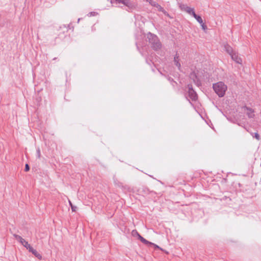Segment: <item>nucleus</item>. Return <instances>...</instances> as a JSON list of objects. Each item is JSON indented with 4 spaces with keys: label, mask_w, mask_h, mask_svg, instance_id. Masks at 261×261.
Instances as JSON below:
<instances>
[{
    "label": "nucleus",
    "mask_w": 261,
    "mask_h": 261,
    "mask_svg": "<svg viewBox=\"0 0 261 261\" xmlns=\"http://www.w3.org/2000/svg\"><path fill=\"white\" fill-rule=\"evenodd\" d=\"M116 1L118 3H120L122 0H116Z\"/></svg>",
    "instance_id": "24"
},
{
    "label": "nucleus",
    "mask_w": 261,
    "mask_h": 261,
    "mask_svg": "<svg viewBox=\"0 0 261 261\" xmlns=\"http://www.w3.org/2000/svg\"><path fill=\"white\" fill-rule=\"evenodd\" d=\"M132 233L133 236H138V238L139 237V236H140L139 233L137 232V231L136 230H133Z\"/></svg>",
    "instance_id": "17"
},
{
    "label": "nucleus",
    "mask_w": 261,
    "mask_h": 261,
    "mask_svg": "<svg viewBox=\"0 0 261 261\" xmlns=\"http://www.w3.org/2000/svg\"><path fill=\"white\" fill-rule=\"evenodd\" d=\"M246 110L248 111L247 113V115H248L249 118H253L254 116V111L249 108L246 107Z\"/></svg>",
    "instance_id": "12"
},
{
    "label": "nucleus",
    "mask_w": 261,
    "mask_h": 261,
    "mask_svg": "<svg viewBox=\"0 0 261 261\" xmlns=\"http://www.w3.org/2000/svg\"><path fill=\"white\" fill-rule=\"evenodd\" d=\"M14 237L15 238L19 241L24 247H25L27 249L28 248L29 246L30 245L24 239H23L21 237L17 234H14Z\"/></svg>",
    "instance_id": "5"
},
{
    "label": "nucleus",
    "mask_w": 261,
    "mask_h": 261,
    "mask_svg": "<svg viewBox=\"0 0 261 261\" xmlns=\"http://www.w3.org/2000/svg\"><path fill=\"white\" fill-rule=\"evenodd\" d=\"M29 170H30V167H29V165L27 164H25L24 171L27 172V171H29Z\"/></svg>",
    "instance_id": "22"
},
{
    "label": "nucleus",
    "mask_w": 261,
    "mask_h": 261,
    "mask_svg": "<svg viewBox=\"0 0 261 261\" xmlns=\"http://www.w3.org/2000/svg\"><path fill=\"white\" fill-rule=\"evenodd\" d=\"M120 3L123 4L127 8V11L134 10L137 7L136 3L130 0H122Z\"/></svg>",
    "instance_id": "3"
},
{
    "label": "nucleus",
    "mask_w": 261,
    "mask_h": 261,
    "mask_svg": "<svg viewBox=\"0 0 261 261\" xmlns=\"http://www.w3.org/2000/svg\"><path fill=\"white\" fill-rule=\"evenodd\" d=\"M231 59L234 61L236 63L241 64L242 63V59L238 56V55L236 53H233L230 55Z\"/></svg>",
    "instance_id": "8"
},
{
    "label": "nucleus",
    "mask_w": 261,
    "mask_h": 261,
    "mask_svg": "<svg viewBox=\"0 0 261 261\" xmlns=\"http://www.w3.org/2000/svg\"><path fill=\"white\" fill-rule=\"evenodd\" d=\"M27 249L29 250V251L31 252H32L36 257H37L39 259H42V256L36 250L34 249L31 245L29 246L28 248Z\"/></svg>",
    "instance_id": "7"
},
{
    "label": "nucleus",
    "mask_w": 261,
    "mask_h": 261,
    "mask_svg": "<svg viewBox=\"0 0 261 261\" xmlns=\"http://www.w3.org/2000/svg\"><path fill=\"white\" fill-rule=\"evenodd\" d=\"M37 156L38 158H40V156H41V152H40V150L39 148H38L37 150Z\"/></svg>",
    "instance_id": "21"
},
{
    "label": "nucleus",
    "mask_w": 261,
    "mask_h": 261,
    "mask_svg": "<svg viewBox=\"0 0 261 261\" xmlns=\"http://www.w3.org/2000/svg\"><path fill=\"white\" fill-rule=\"evenodd\" d=\"M147 37L148 38L149 42L151 44L152 47L153 49L157 50L161 48V43L156 35L151 33H149Z\"/></svg>",
    "instance_id": "2"
},
{
    "label": "nucleus",
    "mask_w": 261,
    "mask_h": 261,
    "mask_svg": "<svg viewBox=\"0 0 261 261\" xmlns=\"http://www.w3.org/2000/svg\"><path fill=\"white\" fill-rule=\"evenodd\" d=\"M139 239L140 240V241L143 243L145 244H146L147 245H149V244H153L152 243H151L146 239H145L144 238H143L142 236H139Z\"/></svg>",
    "instance_id": "14"
},
{
    "label": "nucleus",
    "mask_w": 261,
    "mask_h": 261,
    "mask_svg": "<svg viewBox=\"0 0 261 261\" xmlns=\"http://www.w3.org/2000/svg\"><path fill=\"white\" fill-rule=\"evenodd\" d=\"M149 3L151 6L156 7L159 11L163 12L166 15H168L167 12L164 9V8L162 7H161L159 4H158L156 2L150 1Z\"/></svg>",
    "instance_id": "6"
},
{
    "label": "nucleus",
    "mask_w": 261,
    "mask_h": 261,
    "mask_svg": "<svg viewBox=\"0 0 261 261\" xmlns=\"http://www.w3.org/2000/svg\"><path fill=\"white\" fill-rule=\"evenodd\" d=\"M188 95L189 98L193 101H196L197 99V95L193 90L192 85H188Z\"/></svg>",
    "instance_id": "4"
},
{
    "label": "nucleus",
    "mask_w": 261,
    "mask_h": 261,
    "mask_svg": "<svg viewBox=\"0 0 261 261\" xmlns=\"http://www.w3.org/2000/svg\"><path fill=\"white\" fill-rule=\"evenodd\" d=\"M190 78L193 79L194 82L198 86H199L200 85H201L200 82L199 81V80L197 79V76H196V74L194 73H192L191 74Z\"/></svg>",
    "instance_id": "9"
},
{
    "label": "nucleus",
    "mask_w": 261,
    "mask_h": 261,
    "mask_svg": "<svg viewBox=\"0 0 261 261\" xmlns=\"http://www.w3.org/2000/svg\"><path fill=\"white\" fill-rule=\"evenodd\" d=\"M189 14L193 15V13H195L194 9L193 8H190L189 7H187V9L185 11Z\"/></svg>",
    "instance_id": "15"
},
{
    "label": "nucleus",
    "mask_w": 261,
    "mask_h": 261,
    "mask_svg": "<svg viewBox=\"0 0 261 261\" xmlns=\"http://www.w3.org/2000/svg\"><path fill=\"white\" fill-rule=\"evenodd\" d=\"M174 61L175 65L178 67L179 70H180L181 65L179 62V56L176 54L174 58Z\"/></svg>",
    "instance_id": "10"
},
{
    "label": "nucleus",
    "mask_w": 261,
    "mask_h": 261,
    "mask_svg": "<svg viewBox=\"0 0 261 261\" xmlns=\"http://www.w3.org/2000/svg\"><path fill=\"white\" fill-rule=\"evenodd\" d=\"M70 205L71 206V210L73 212H75L76 209V207L72 205V203L69 201Z\"/></svg>",
    "instance_id": "18"
},
{
    "label": "nucleus",
    "mask_w": 261,
    "mask_h": 261,
    "mask_svg": "<svg viewBox=\"0 0 261 261\" xmlns=\"http://www.w3.org/2000/svg\"><path fill=\"white\" fill-rule=\"evenodd\" d=\"M192 16L197 20V21L200 24V23H202L203 20H202V18L200 16L197 15L195 13H193V15Z\"/></svg>",
    "instance_id": "13"
},
{
    "label": "nucleus",
    "mask_w": 261,
    "mask_h": 261,
    "mask_svg": "<svg viewBox=\"0 0 261 261\" xmlns=\"http://www.w3.org/2000/svg\"><path fill=\"white\" fill-rule=\"evenodd\" d=\"M213 88L215 93L220 97H223L227 89V86L222 82H219L213 85Z\"/></svg>",
    "instance_id": "1"
},
{
    "label": "nucleus",
    "mask_w": 261,
    "mask_h": 261,
    "mask_svg": "<svg viewBox=\"0 0 261 261\" xmlns=\"http://www.w3.org/2000/svg\"><path fill=\"white\" fill-rule=\"evenodd\" d=\"M149 245H153L155 248L160 249V247L158 245H156L153 243V244H149Z\"/></svg>",
    "instance_id": "23"
},
{
    "label": "nucleus",
    "mask_w": 261,
    "mask_h": 261,
    "mask_svg": "<svg viewBox=\"0 0 261 261\" xmlns=\"http://www.w3.org/2000/svg\"><path fill=\"white\" fill-rule=\"evenodd\" d=\"M200 24H201V26L203 30H205L207 29L206 25L205 24H204V23L203 22H202V23H200Z\"/></svg>",
    "instance_id": "20"
},
{
    "label": "nucleus",
    "mask_w": 261,
    "mask_h": 261,
    "mask_svg": "<svg viewBox=\"0 0 261 261\" xmlns=\"http://www.w3.org/2000/svg\"><path fill=\"white\" fill-rule=\"evenodd\" d=\"M179 5L181 10L185 11L186 9H187L188 6L186 5L183 4H179Z\"/></svg>",
    "instance_id": "16"
},
{
    "label": "nucleus",
    "mask_w": 261,
    "mask_h": 261,
    "mask_svg": "<svg viewBox=\"0 0 261 261\" xmlns=\"http://www.w3.org/2000/svg\"><path fill=\"white\" fill-rule=\"evenodd\" d=\"M253 137H254L255 139H256L257 140H259L260 139V136L259 134L257 133H255L254 134V135L253 136Z\"/></svg>",
    "instance_id": "19"
},
{
    "label": "nucleus",
    "mask_w": 261,
    "mask_h": 261,
    "mask_svg": "<svg viewBox=\"0 0 261 261\" xmlns=\"http://www.w3.org/2000/svg\"><path fill=\"white\" fill-rule=\"evenodd\" d=\"M224 48L225 51L230 55L234 53L232 48L228 44H225L224 45Z\"/></svg>",
    "instance_id": "11"
}]
</instances>
